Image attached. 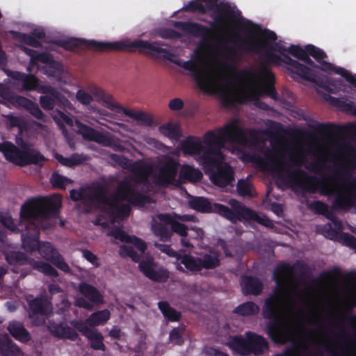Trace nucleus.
<instances>
[{
    "instance_id": "59",
    "label": "nucleus",
    "mask_w": 356,
    "mask_h": 356,
    "mask_svg": "<svg viewBox=\"0 0 356 356\" xmlns=\"http://www.w3.org/2000/svg\"><path fill=\"white\" fill-rule=\"evenodd\" d=\"M309 209L317 214L323 215L327 211L328 204L320 200L312 202L309 206Z\"/></svg>"
},
{
    "instance_id": "50",
    "label": "nucleus",
    "mask_w": 356,
    "mask_h": 356,
    "mask_svg": "<svg viewBox=\"0 0 356 356\" xmlns=\"http://www.w3.org/2000/svg\"><path fill=\"white\" fill-rule=\"evenodd\" d=\"M120 254L122 257H130L133 261L136 263L140 264L142 261L140 260L142 254H138L135 249L130 245H122L120 248Z\"/></svg>"
},
{
    "instance_id": "29",
    "label": "nucleus",
    "mask_w": 356,
    "mask_h": 356,
    "mask_svg": "<svg viewBox=\"0 0 356 356\" xmlns=\"http://www.w3.org/2000/svg\"><path fill=\"white\" fill-rule=\"evenodd\" d=\"M181 149L184 155H202L205 146L199 138L188 137L181 143Z\"/></svg>"
},
{
    "instance_id": "56",
    "label": "nucleus",
    "mask_w": 356,
    "mask_h": 356,
    "mask_svg": "<svg viewBox=\"0 0 356 356\" xmlns=\"http://www.w3.org/2000/svg\"><path fill=\"white\" fill-rule=\"evenodd\" d=\"M149 168L147 166L140 165L134 172V179L138 184L145 183L147 181Z\"/></svg>"
},
{
    "instance_id": "33",
    "label": "nucleus",
    "mask_w": 356,
    "mask_h": 356,
    "mask_svg": "<svg viewBox=\"0 0 356 356\" xmlns=\"http://www.w3.org/2000/svg\"><path fill=\"white\" fill-rule=\"evenodd\" d=\"M78 290L84 298L93 304L99 305L103 302V296L100 292L92 285L86 283L81 282L79 284Z\"/></svg>"
},
{
    "instance_id": "52",
    "label": "nucleus",
    "mask_w": 356,
    "mask_h": 356,
    "mask_svg": "<svg viewBox=\"0 0 356 356\" xmlns=\"http://www.w3.org/2000/svg\"><path fill=\"white\" fill-rule=\"evenodd\" d=\"M332 105L339 107L345 111H351L356 115V104L354 105L353 102H346L339 98L334 97L329 95L328 98Z\"/></svg>"
},
{
    "instance_id": "1",
    "label": "nucleus",
    "mask_w": 356,
    "mask_h": 356,
    "mask_svg": "<svg viewBox=\"0 0 356 356\" xmlns=\"http://www.w3.org/2000/svg\"><path fill=\"white\" fill-rule=\"evenodd\" d=\"M61 201L58 197L39 196L27 200L21 207L20 222L16 224L8 213L0 211V222L13 232H22V247L25 251L33 252L38 250L41 256L65 273L72 270L63 256L49 242L40 243V229L50 227L47 221L56 218L59 214Z\"/></svg>"
},
{
    "instance_id": "6",
    "label": "nucleus",
    "mask_w": 356,
    "mask_h": 356,
    "mask_svg": "<svg viewBox=\"0 0 356 356\" xmlns=\"http://www.w3.org/2000/svg\"><path fill=\"white\" fill-rule=\"evenodd\" d=\"M240 46L243 49L255 53L266 50L264 56L267 63L280 65L281 63H284L288 66L287 68L291 73L297 74L302 79L323 86L318 81L317 76L312 70L284 54V52H287L288 47H285L279 42L275 43L272 49L280 53L282 58L270 50H266L267 43L256 38L253 31L248 32L247 38L241 40Z\"/></svg>"
},
{
    "instance_id": "57",
    "label": "nucleus",
    "mask_w": 356,
    "mask_h": 356,
    "mask_svg": "<svg viewBox=\"0 0 356 356\" xmlns=\"http://www.w3.org/2000/svg\"><path fill=\"white\" fill-rule=\"evenodd\" d=\"M336 241L353 250L356 248V237L350 234L341 232L339 237Z\"/></svg>"
},
{
    "instance_id": "14",
    "label": "nucleus",
    "mask_w": 356,
    "mask_h": 356,
    "mask_svg": "<svg viewBox=\"0 0 356 356\" xmlns=\"http://www.w3.org/2000/svg\"><path fill=\"white\" fill-rule=\"evenodd\" d=\"M28 305L29 318L36 325H43L45 323L44 317H49L52 314L51 304L44 296L29 300Z\"/></svg>"
},
{
    "instance_id": "34",
    "label": "nucleus",
    "mask_w": 356,
    "mask_h": 356,
    "mask_svg": "<svg viewBox=\"0 0 356 356\" xmlns=\"http://www.w3.org/2000/svg\"><path fill=\"white\" fill-rule=\"evenodd\" d=\"M0 356H22L19 347L7 334L0 337Z\"/></svg>"
},
{
    "instance_id": "30",
    "label": "nucleus",
    "mask_w": 356,
    "mask_h": 356,
    "mask_svg": "<svg viewBox=\"0 0 356 356\" xmlns=\"http://www.w3.org/2000/svg\"><path fill=\"white\" fill-rule=\"evenodd\" d=\"M243 293L245 295H259L263 290V284L257 278L252 276H243L241 278Z\"/></svg>"
},
{
    "instance_id": "22",
    "label": "nucleus",
    "mask_w": 356,
    "mask_h": 356,
    "mask_svg": "<svg viewBox=\"0 0 356 356\" xmlns=\"http://www.w3.org/2000/svg\"><path fill=\"white\" fill-rule=\"evenodd\" d=\"M172 25L186 34L204 40L208 38L211 33L210 28L197 22L176 21L173 22Z\"/></svg>"
},
{
    "instance_id": "51",
    "label": "nucleus",
    "mask_w": 356,
    "mask_h": 356,
    "mask_svg": "<svg viewBox=\"0 0 356 356\" xmlns=\"http://www.w3.org/2000/svg\"><path fill=\"white\" fill-rule=\"evenodd\" d=\"M15 36L22 43L33 47H40L41 43L35 38L32 35L24 33L21 32L14 31Z\"/></svg>"
},
{
    "instance_id": "25",
    "label": "nucleus",
    "mask_w": 356,
    "mask_h": 356,
    "mask_svg": "<svg viewBox=\"0 0 356 356\" xmlns=\"http://www.w3.org/2000/svg\"><path fill=\"white\" fill-rule=\"evenodd\" d=\"M76 125L78 133L82 136L84 140L93 141L105 146L110 145L111 138L106 135L79 122H77Z\"/></svg>"
},
{
    "instance_id": "8",
    "label": "nucleus",
    "mask_w": 356,
    "mask_h": 356,
    "mask_svg": "<svg viewBox=\"0 0 356 356\" xmlns=\"http://www.w3.org/2000/svg\"><path fill=\"white\" fill-rule=\"evenodd\" d=\"M245 337V339L241 335L230 337L226 346L234 353L241 356H260L268 350L269 343L262 335L248 331Z\"/></svg>"
},
{
    "instance_id": "35",
    "label": "nucleus",
    "mask_w": 356,
    "mask_h": 356,
    "mask_svg": "<svg viewBox=\"0 0 356 356\" xmlns=\"http://www.w3.org/2000/svg\"><path fill=\"white\" fill-rule=\"evenodd\" d=\"M11 77L17 81L22 83V87L26 90H34L39 86L38 78L31 74H25L19 72H13Z\"/></svg>"
},
{
    "instance_id": "27",
    "label": "nucleus",
    "mask_w": 356,
    "mask_h": 356,
    "mask_svg": "<svg viewBox=\"0 0 356 356\" xmlns=\"http://www.w3.org/2000/svg\"><path fill=\"white\" fill-rule=\"evenodd\" d=\"M14 101V106L15 107L25 108L36 119L40 120L44 122L47 121L46 115L41 111L39 106L36 103L22 96H17Z\"/></svg>"
},
{
    "instance_id": "61",
    "label": "nucleus",
    "mask_w": 356,
    "mask_h": 356,
    "mask_svg": "<svg viewBox=\"0 0 356 356\" xmlns=\"http://www.w3.org/2000/svg\"><path fill=\"white\" fill-rule=\"evenodd\" d=\"M140 125L151 127L153 124V118L152 117L145 112L139 111L136 114V118Z\"/></svg>"
},
{
    "instance_id": "12",
    "label": "nucleus",
    "mask_w": 356,
    "mask_h": 356,
    "mask_svg": "<svg viewBox=\"0 0 356 356\" xmlns=\"http://www.w3.org/2000/svg\"><path fill=\"white\" fill-rule=\"evenodd\" d=\"M102 198L103 200L99 202L97 209L106 213L113 223L129 216L131 211L130 205L128 204H118L115 200L111 199L108 196V190L106 186L104 188Z\"/></svg>"
},
{
    "instance_id": "49",
    "label": "nucleus",
    "mask_w": 356,
    "mask_h": 356,
    "mask_svg": "<svg viewBox=\"0 0 356 356\" xmlns=\"http://www.w3.org/2000/svg\"><path fill=\"white\" fill-rule=\"evenodd\" d=\"M50 182L52 186L55 188L65 189L66 185L72 184V181L70 179L55 172H53L51 176Z\"/></svg>"
},
{
    "instance_id": "2",
    "label": "nucleus",
    "mask_w": 356,
    "mask_h": 356,
    "mask_svg": "<svg viewBox=\"0 0 356 356\" xmlns=\"http://www.w3.org/2000/svg\"><path fill=\"white\" fill-rule=\"evenodd\" d=\"M295 269L300 271L301 278L309 273L308 265L302 260H296L293 265L281 263L275 267L273 280L276 287L265 299L262 307L263 317L270 321L266 325V332L271 341L277 344H284L293 341L294 339V328L284 321L286 304L282 293L287 289L289 283L294 281L292 275Z\"/></svg>"
},
{
    "instance_id": "36",
    "label": "nucleus",
    "mask_w": 356,
    "mask_h": 356,
    "mask_svg": "<svg viewBox=\"0 0 356 356\" xmlns=\"http://www.w3.org/2000/svg\"><path fill=\"white\" fill-rule=\"evenodd\" d=\"M346 304L350 308L356 307V277L347 279L343 289Z\"/></svg>"
},
{
    "instance_id": "20",
    "label": "nucleus",
    "mask_w": 356,
    "mask_h": 356,
    "mask_svg": "<svg viewBox=\"0 0 356 356\" xmlns=\"http://www.w3.org/2000/svg\"><path fill=\"white\" fill-rule=\"evenodd\" d=\"M158 218L160 221L169 225L172 228V235L176 233L181 237H186L188 236V231L189 228L183 223H181L174 219L169 213H161L158 215ZM190 230L195 232V238H202L204 232L203 230L198 227H191Z\"/></svg>"
},
{
    "instance_id": "45",
    "label": "nucleus",
    "mask_w": 356,
    "mask_h": 356,
    "mask_svg": "<svg viewBox=\"0 0 356 356\" xmlns=\"http://www.w3.org/2000/svg\"><path fill=\"white\" fill-rule=\"evenodd\" d=\"M259 311L257 304L253 302H246L237 306L234 309V313L242 316H254Z\"/></svg>"
},
{
    "instance_id": "13",
    "label": "nucleus",
    "mask_w": 356,
    "mask_h": 356,
    "mask_svg": "<svg viewBox=\"0 0 356 356\" xmlns=\"http://www.w3.org/2000/svg\"><path fill=\"white\" fill-rule=\"evenodd\" d=\"M105 186L99 183H93L90 186L82 187L79 190L72 189L70 191V198L74 201H83L85 204H92L97 208L99 202H102V195Z\"/></svg>"
},
{
    "instance_id": "16",
    "label": "nucleus",
    "mask_w": 356,
    "mask_h": 356,
    "mask_svg": "<svg viewBox=\"0 0 356 356\" xmlns=\"http://www.w3.org/2000/svg\"><path fill=\"white\" fill-rule=\"evenodd\" d=\"M175 63L184 70L189 71L190 75L201 90L208 91L213 88V77L208 72L204 71L195 62L190 60L182 63L179 62Z\"/></svg>"
},
{
    "instance_id": "9",
    "label": "nucleus",
    "mask_w": 356,
    "mask_h": 356,
    "mask_svg": "<svg viewBox=\"0 0 356 356\" xmlns=\"http://www.w3.org/2000/svg\"><path fill=\"white\" fill-rule=\"evenodd\" d=\"M27 144L22 145V150L10 141L0 143V152L6 160L15 165L24 167L30 164L37 165L44 161L45 158L38 151L34 149L26 148Z\"/></svg>"
},
{
    "instance_id": "24",
    "label": "nucleus",
    "mask_w": 356,
    "mask_h": 356,
    "mask_svg": "<svg viewBox=\"0 0 356 356\" xmlns=\"http://www.w3.org/2000/svg\"><path fill=\"white\" fill-rule=\"evenodd\" d=\"M96 94L99 97V100L101 101L102 104L107 108L117 113H123L126 116L134 119L136 118L138 112L123 107L116 102L111 95L106 93L101 89H98Z\"/></svg>"
},
{
    "instance_id": "11",
    "label": "nucleus",
    "mask_w": 356,
    "mask_h": 356,
    "mask_svg": "<svg viewBox=\"0 0 356 356\" xmlns=\"http://www.w3.org/2000/svg\"><path fill=\"white\" fill-rule=\"evenodd\" d=\"M5 259L10 265L18 266L29 264L33 269L37 270L47 276L54 278L58 276V271L51 264L42 261H35L22 252L8 251L5 254Z\"/></svg>"
},
{
    "instance_id": "63",
    "label": "nucleus",
    "mask_w": 356,
    "mask_h": 356,
    "mask_svg": "<svg viewBox=\"0 0 356 356\" xmlns=\"http://www.w3.org/2000/svg\"><path fill=\"white\" fill-rule=\"evenodd\" d=\"M76 98L79 102L83 105H88L92 101V96L83 90H79L77 91Z\"/></svg>"
},
{
    "instance_id": "38",
    "label": "nucleus",
    "mask_w": 356,
    "mask_h": 356,
    "mask_svg": "<svg viewBox=\"0 0 356 356\" xmlns=\"http://www.w3.org/2000/svg\"><path fill=\"white\" fill-rule=\"evenodd\" d=\"M200 258L202 270L215 269L220 265V253L213 249H210L209 253L204 254Z\"/></svg>"
},
{
    "instance_id": "3",
    "label": "nucleus",
    "mask_w": 356,
    "mask_h": 356,
    "mask_svg": "<svg viewBox=\"0 0 356 356\" xmlns=\"http://www.w3.org/2000/svg\"><path fill=\"white\" fill-rule=\"evenodd\" d=\"M203 143L205 150L200 156V162L204 173L209 176L224 165L221 149L226 143L247 145L250 140L245 129L239 126L238 120L233 119L216 131L206 132L203 136Z\"/></svg>"
},
{
    "instance_id": "7",
    "label": "nucleus",
    "mask_w": 356,
    "mask_h": 356,
    "mask_svg": "<svg viewBox=\"0 0 356 356\" xmlns=\"http://www.w3.org/2000/svg\"><path fill=\"white\" fill-rule=\"evenodd\" d=\"M168 46L163 42L134 40L131 42L120 41L113 42V51H128L134 52L138 51L141 54L150 56L155 60H165L174 62V54L169 50L162 48Z\"/></svg>"
},
{
    "instance_id": "26",
    "label": "nucleus",
    "mask_w": 356,
    "mask_h": 356,
    "mask_svg": "<svg viewBox=\"0 0 356 356\" xmlns=\"http://www.w3.org/2000/svg\"><path fill=\"white\" fill-rule=\"evenodd\" d=\"M179 163L172 158H168L161 166L159 178V180L165 184H172L177 175Z\"/></svg>"
},
{
    "instance_id": "37",
    "label": "nucleus",
    "mask_w": 356,
    "mask_h": 356,
    "mask_svg": "<svg viewBox=\"0 0 356 356\" xmlns=\"http://www.w3.org/2000/svg\"><path fill=\"white\" fill-rule=\"evenodd\" d=\"M157 305L159 309L168 321L178 322L180 321L181 318V313L171 307L168 301H160Z\"/></svg>"
},
{
    "instance_id": "18",
    "label": "nucleus",
    "mask_w": 356,
    "mask_h": 356,
    "mask_svg": "<svg viewBox=\"0 0 356 356\" xmlns=\"http://www.w3.org/2000/svg\"><path fill=\"white\" fill-rule=\"evenodd\" d=\"M41 92L44 95L40 96V104L44 110L51 111L56 105L64 108L69 104V101L65 95L54 87L50 86H43L41 88Z\"/></svg>"
},
{
    "instance_id": "39",
    "label": "nucleus",
    "mask_w": 356,
    "mask_h": 356,
    "mask_svg": "<svg viewBox=\"0 0 356 356\" xmlns=\"http://www.w3.org/2000/svg\"><path fill=\"white\" fill-rule=\"evenodd\" d=\"M261 72L266 76L267 80V83L263 86V92L271 99L277 100V92L274 86L275 77L273 74L267 67H263Z\"/></svg>"
},
{
    "instance_id": "47",
    "label": "nucleus",
    "mask_w": 356,
    "mask_h": 356,
    "mask_svg": "<svg viewBox=\"0 0 356 356\" xmlns=\"http://www.w3.org/2000/svg\"><path fill=\"white\" fill-rule=\"evenodd\" d=\"M39 62L47 64L51 73H60L62 72V65L60 62L56 61L52 57L46 53H42L39 55Z\"/></svg>"
},
{
    "instance_id": "28",
    "label": "nucleus",
    "mask_w": 356,
    "mask_h": 356,
    "mask_svg": "<svg viewBox=\"0 0 356 356\" xmlns=\"http://www.w3.org/2000/svg\"><path fill=\"white\" fill-rule=\"evenodd\" d=\"M6 328L10 334L17 341L26 343L31 340L30 332L25 328L23 323L20 321H10Z\"/></svg>"
},
{
    "instance_id": "43",
    "label": "nucleus",
    "mask_w": 356,
    "mask_h": 356,
    "mask_svg": "<svg viewBox=\"0 0 356 356\" xmlns=\"http://www.w3.org/2000/svg\"><path fill=\"white\" fill-rule=\"evenodd\" d=\"M179 177L182 179L195 182L202 179V173L193 166L184 165L180 170Z\"/></svg>"
},
{
    "instance_id": "19",
    "label": "nucleus",
    "mask_w": 356,
    "mask_h": 356,
    "mask_svg": "<svg viewBox=\"0 0 356 356\" xmlns=\"http://www.w3.org/2000/svg\"><path fill=\"white\" fill-rule=\"evenodd\" d=\"M139 270L149 280L156 282H165L169 278V271L159 266L152 258L143 259L138 264Z\"/></svg>"
},
{
    "instance_id": "5",
    "label": "nucleus",
    "mask_w": 356,
    "mask_h": 356,
    "mask_svg": "<svg viewBox=\"0 0 356 356\" xmlns=\"http://www.w3.org/2000/svg\"><path fill=\"white\" fill-rule=\"evenodd\" d=\"M230 207L220 203L211 204L204 197H193L189 202L190 208L201 213H216L232 223L238 221H254L265 227L272 225L271 220L266 216H259L255 211L248 208L242 202L231 199L228 202Z\"/></svg>"
},
{
    "instance_id": "60",
    "label": "nucleus",
    "mask_w": 356,
    "mask_h": 356,
    "mask_svg": "<svg viewBox=\"0 0 356 356\" xmlns=\"http://www.w3.org/2000/svg\"><path fill=\"white\" fill-rule=\"evenodd\" d=\"M17 95H13L10 89L3 83H0V97L3 99L8 100L13 106L15 105V98Z\"/></svg>"
},
{
    "instance_id": "64",
    "label": "nucleus",
    "mask_w": 356,
    "mask_h": 356,
    "mask_svg": "<svg viewBox=\"0 0 356 356\" xmlns=\"http://www.w3.org/2000/svg\"><path fill=\"white\" fill-rule=\"evenodd\" d=\"M169 339L177 345H181L184 343L182 334L178 327H175L170 331Z\"/></svg>"
},
{
    "instance_id": "62",
    "label": "nucleus",
    "mask_w": 356,
    "mask_h": 356,
    "mask_svg": "<svg viewBox=\"0 0 356 356\" xmlns=\"http://www.w3.org/2000/svg\"><path fill=\"white\" fill-rule=\"evenodd\" d=\"M159 35L163 39H177L181 36L178 31L169 28L161 29Z\"/></svg>"
},
{
    "instance_id": "15",
    "label": "nucleus",
    "mask_w": 356,
    "mask_h": 356,
    "mask_svg": "<svg viewBox=\"0 0 356 356\" xmlns=\"http://www.w3.org/2000/svg\"><path fill=\"white\" fill-rule=\"evenodd\" d=\"M114 200L127 201L133 206L139 207H143L149 202V197L136 191L131 182L127 179H124L119 184Z\"/></svg>"
},
{
    "instance_id": "44",
    "label": "nucleus",
    "mask_w": 356,
    "mask_h": 356,
    "mask_svg": "<svg viewBox=\"0 0 356 356\" xmlns=\"http://www.w3.org/2000/svg\"><path fill=\"white\" fill-rule=\"evenodd\" d=\"M111 313L108 309H103L92 313L86 320V323L91 326L104 325L110 319Z\"/></svg>"
},
{
    "instance_id": "31",
    "label": "nucleus",
    "mask_w": 356,
    "mask_h": 356,
    "mask_svg": "<svg viewBox=\"0 0 356 356\" xmlns=\"http://www.w3.org/2000/svg\"><path fill=\"white\" fill-rule=\"evenodd\" d=\"M51 334L58 339H67L76 341L79 338L77 332L72 327L62 324H52L49 327Z\"/></svg>"
},
{
    "instance_id": "54",
    "label": "nucleus",
    "mask_w": 356,
    "mask_h": 356,
    "mask_svg": "<svg viewBox=\"0 0 356 356\" xmlns=\"http://www.w3.org/2000/svg\"><path fill=\"white\" fill-rule=\"evenodd\" d=\"M184 11L192 13L198 12L202 14L207 13V7L200 1V0H192L182 8Z\"/></svg>"
},
{
    "instance_id": "42",
    "label": "nucleus",
    "mask_w": 356,
    "mask_h": 356,
    "mask_svg": "<svg viewBox=\"0 0 356 356\" xmlns=\"http://www.w3.org/2000/svg\"><path fill=\"white\" fill-rule=\"evenodd\" d=\"M168 225L161 221V222H154L152 226L154 234L159 237L160 240L163 242L170 241L172 236V228H169Z\"/></svg>"
},
{
    "instance_id": "55",
    "label": "nucleus",
    "mask_w": 356,
    "mask_h": 356,
    "mask_svg": "<svg viewBox=\"0 0 356 356\" xmlns=\"http://www.w3.org/2000/svg\"><path fill=\"white\" fill-rule=\"evenodd\" d=\"M306 51L318 63H321V60L327 58V54L323 50L313 44L306 45Z\"/></svg>"
},
{
    "instance_id": "41",
    "label": "nucleus",
    "mask_w": 356,
    "mask_h": 356,
    "mask_svg": "<svg viewBox=\"0 0 356 356\" xmlns=\"http://www.w3.org/2000/svg\"><path fill=\"white\" fill-rule=\"evenodd\" d=\"M342 229V223L337 218L331 222L325 224L323 227V230L325 232L326 237L330 240L334 241L339 237L341 234L339 231Z\"/></svg>"
},
{
    "instance_id": "10",
    "label": "nucleus",
    "mask_w": 356,
    "mask_h": 356,
    "mask_svg": "<svg viewBox=\"0 0 356 356\" xmlns=\"http://www.w3.org/2000/svg\"><path fill=\"white\" fill-rule=\"evenodd\" d=\"M55 45L66 51H76L82 49L97 51H113V42H99L95 40L71 38L67 40L59 39L54 41Z\"/></svg>"
},
{
    "instance_id": "17",
    "label": "nucleus",
    "mask_w": 356,
    "mask_h": 356,
    "mask_svg": "<svg viewBox=\"0 0 356 356\" xmlns=\"http://www.w3.org/2000/svg\"><path fill=\"white\" fill-rule=\"evenodd\" d=\"M207 5V8L213 10L216 13L213 17L215 22L218 24H226L228 22H234L240 15L238 10H234L228 2H220L218 0H202Z\"/></svg>"
},
{
    "instance_id": "53",
    "label": "nucleus",
    "mask_w": 356,
    "mask_h": 356,
    "mask_svg": "<svg viewBox=\"0 0 356 356\" xmlns=\"http://www.w3.org/2000/svg\"><path fill=\"white\" fill-rule=\"evenodd\" d=\"M252 184L245 179H239L236 185V190L240 196L252 197Z\"/></svg>"
},
{
    "instance_id": "48",
    "label": "nucleus",
    "mask_w": 356,
    "mask_h": 356,
    "mask_svg": "<svg viewBox=\"0 0 356 356\" xmlns=\"http://www.w3.org/2000/svg\"><path fill=\"white\" fill-rule=\"evenodd\" d=\"M6 119V124L10 129L17 127L20 133L27 129V123L22 117L8 115Z\"/></svg>"
},
{
    "instance_id": "4",
    "label": "nucleus",
    "mask_w": 356,
    "mask_h": 356,
    "mask_svg": "<svg viewBox=\"0 0 356 356\" xmlns=\"http://www.w3.org/2000/svg\"><path fill=\"white\" fill-rule=\"evenodd\" d=\"M285 171L286 172V180L303 193H315L319 189L320 193L323 195H334L335 197L332 205V209L334 210L348 211L356 206V192L354 190L348 188L344 193H342L339 190L334 189L325 184V180L335 181V176L318 178L309 175L300 168L294 170L287 168ZM350 184L356 186V179H352Z\"/></svg>"
},
{
    "instance_id": "46",
    "label": "nucleus",
    "mask_w": 356,
    "mask_h": 356,
    "mask_svg": "<svg viewBox=\"0 0 356 356\" xmlns=\"http://www.w3.org/2000/svg\"><path fill=\"white\" fill-rule=\"evenodd\" d=\"M159 129L161 134L170 139H177L181 135L179 127L171 122L160 126Z\"/></svg>"
},
{
    "instance_id": "23",
    "label": "nucleus",
    "mask_w": 356,
    "mask_h": 356,
    "mask_svg": "<svg viewBox=\"0 0 356 356\" xmlns=\"http://www.w3.org/2000/svg\"><path fill=\"white\" fill-rule=\"evenodd\" d=\"M211 182L220 188L227 186H233L234 182V171L228 164L224 165L209 175Z\"/></svg>"
},
{
    "instance_id": "32",
    "label": "nucleus",
    "mask_w": 356,
    "mask_h": 356,
    "mask_svg": "<svg viewBox=\"0 0 356 356\" xmlns=\"http://www.w3.org/2000/svg\"><path fill=\"white\" fill-rule=\"evenodd\" d=\"M319 63L321 64V66H318V67H317L318 69L324 72H333L335 74H339L343 77L346 81L356 88V78L353 76V74L347 70L341 67H337L333 64L323 60H321V62Z\"/></svg>"
},
{
    "instance_id": "21",
    "label": "nucleus",
    "mask_w": 356,
    "mask_h": 356,
    "mask_svg": "<svg viewBox=\"0 0 356 356\" xmlns=\"http://www.w3.org/2000/svg\"><path fill=\"white\" fill-rule=\"evenodd\" d=\"M74 326L83 336L88 339L91 348L95 350L105 351L106 346L104 343V337L102 333L89 327L83 322H77Z\"/></svg>"
},
{
    "instance_id": "40",
    "label": "nucleus",
    "mask_w": 356,
    "mask_h": 356,
    "mask_svg": "<svg viewBox=\"0 0 356 356\" xmlns=\"http://www.w3.org/2000/svg\"><path fill=\"white\" fill-rule=\"evenodd\" d=\"M177 259L188 271L196 273L202 270L200 257H195L192 255L185 254L182 256H179Z\"/></svg>"
},
{
    "instance_id": "58",
    "label": "nucleus",
    "mask_w": 356,
    "mask_h": 356,
    "mask_svg": "<svg viewBox=\"0 0 356 356\" xmlns=\"http://www.w3.org/2000/svg\"><path fill=\"white\" fill-rule=\"evenodd\" d=\"M109 235L113 236L115 238L120 240L122 242L129 243L131 239V236H129L122 228L118 227H113Z\"/></svg>"
}]
</instances>
